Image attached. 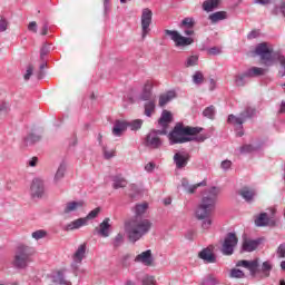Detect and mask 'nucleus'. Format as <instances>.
Wrapping results in <instances>:
<instances>
[{
  "label": "nucleus",
  "instance_id": "nucleus-1",
  "mask_svg": "<svg viewBox=\"0 0 285 285\" xmlns=\"http://www.w3.org/2000/svg\"><path fill=\"white\" fill-rule=\"evenodd\" d=\"M202 130L199 127H186L183 124H177L168 135L169 144L170 146H175V144H188V141L202 144L206 141V136L199 135Z\"/></svg>",
  "mask_w": 285,
  "mask_h": 285
},
{
  "label": "nucleus",
  "instance_id": "nucleus-2",
  "mask_svg": "<svg viewBox=\"0 0 285 285\" xmlns=\"http://www.w3.org/2000/svg\"><path fill=\"white\" fill-rule=\"evenodd\" d=\"M124 228L129 242L135 244L153 230V220L142 216H134L125 220Z\"/></svg>",
  "mask_w": 285,
  "mask_h": 285
},
{
  "label": "nucleus",
  "instance_id": "nucleus-3",
  "mask_svg": "<svg viewBox=\"0 0 285 285\" xmlns=\"http://www.w3.org/2000/svg\"><path fill=\"white\" fill-rule=\"evenodd\" d=\"M255 55L261 58L263 66L271 68V66H275L277 61H279L282 68L285 70V57L274 52L273 47L267 42L258 43L255 48ZM281 77H285V71L282 73L279 72Z\"/></svg>",
  "mask_w": 285,
  "mask_h": 285
},
{
  "label": "nucleus",
  "instance_id": "nucleus-4",
  "mask_svg": "<svg viewBox=\"0 0 285 285\" xmlns=\"http://www.w3.org/2000/svg\"><path fill=\"white\" fill-rule=\"evenodd\" d=\"M220 193L219 187H210L206 190V196L202 198L198 206L196 215H210L215 212V206H217V197Z\"/></svg>",
  "mask_w": 285,
  "mask_h": 285
},
{
  "label": "nucleus",
  "instance_id": "nucleus-5",
  "mask_svg": "<svg viewBox=\"0 0 285 285\" xmlns=\"http://www.w3.org/2000/svg\"><path fill=\"white\" fill-rule=\"evenodd\" d=\"M236 266L247 268L252 277H257V274L259 272L263 273V277H271V272L273 271V265L268 261L264 262L259 269V258H256L254 261H238L236 263Z\"/></svg>",
  "mask_w": 285,
  "mask_h": 285
},
{
  "label": "nucleus",
  "instance_id": "nucleus-6",
  "mask_svg": "<svg viewBox=\"0 0 285 285\" xmlns=\"http://www.w3.org/2000/svg\"><path fill=\"white\" fill-rule=\"evenodd\" d=\"M31 255L32 250L30 247L24 245L19 246L13 258V266H16V268H26V266L30 264Z\"/></svg>",
  "mask_w": 285,
  "mask_h": 285
},
{
  "label": "nucleus",
  "instance_id": "nucleus-7",
  "mask_svg": "<svg viewBox=\"0 0 285 285\" xmlns=\"http://www.w3.org/2000/svg\"><path fill=\"white\" fill-rule=\"evenodd\" d=\"M165 35L170 37L171 41H174L176 48H186L188 46H193L195 40L190 37H184L179 31L176 30H165Z\"/></svg>",
  "mask_w": 285,
  "mask_h": 285
},
{
  "label": "nucleus",
  "instance_id": "nucleus-8",
  "mask_svg": "<svg viewBox=\"0 0 285 285\" xmlns=\"http://www.w3.org/2000/svg\"><path fill=\"white\" fill-rule=\"evenodd\" d=\"M153 24V10L144 8L140 16L141 38L146 39L150 33V26Z\"/></svg>",
  "mask_w": 285,
  "mask_h": 285
},
{
  "label": "nucleus",
  "instance_id": "nucleus-9",
  "mask_svg": "<svg viewBox=\"0 0 285 285\" xmlns=\"http://www.w3.org/2000/svg\"><path fill=\"white\" fill-rule=\"evenodd\" d=\"M238 242L239 239L235 233H228L223 243V255H233V253H235V246H237Z\"/></svg>",
  "mask_w": 285,
  "mask_h": 285
},
{
  "label": "nucleus",
  "instance_id": "nucleus-10",
  "mask_svg": "<svg viewBox=\"0 0 285 285\" xmlns=\"http://www.w3.org/2000/svg\"><path fill=\"white\" fill-rule=\"evenodd\" d=\"M246 120L242 114H239V116H235V115L230 114L227 117V124H229V126H233L235 128L237 137H244V122Z\"/></svg>",
  "mask_w": 285,
  "mask_h": 285
},
{
  "label": "nucleus",
  "instance_id": "nucleus-11",
  "mask_svg": "<svg viewBox=\"0 0 285 285\" xmlns=\"http://www.w3.org/2000/svg\"><path fill=\"white\" fill-rule=\"evenodd\" d=\"M159 135H166V130H154L150 131L146 137V144L149 148H159L161 146V139Z\"/></svg>",
  "mask_w": 285,
  "mask_h": 285
},
{
  "label": "nucleus",
  "instance_id": "nucleus-12",
  "mask_svg": "<svg viewBox=\"0 0 285 285\" xmlns=\"http://www.w3.org/2000/svg\"><path fill=\"white\" fill-rule=\"evenodd\" d=\"M30 190H31V197L41 199V197H43V193L46 191L43 179L35 178L32 180Z\"/></svg>",
  "mask_w": 285,
  "mask_h": 285
},
{
  "label": "nucleus",
  "instance_id": "nucleus-13",
  "mask_svg": "<svg viewBox=\"0 0 285 285\" xmlns=\"http://www.w3.org/2000/svg\"><path fill=\"white\" fill-rule=\"evenodd\" d=\"M188 161H190V154L187 151H177L174 155V164L178 170L186 168L188 166Z\"/></svg>",
  "mask_w": 285,
  "mask_h": 285
},
{
  "label": "nucleus",
  "instance_id": "nucleus-14",
  "mask_svg": "<svg viewBox=\"0 0 285 285\" xmlns=\"http://www.w3.org/2000/svg\"><path fill=\"white\" fill-rule=\"evenodd\" d=\"M95 217H97V215H88L87 217L78 218V219L69 223L68 225H66L63 227V229L67 230V232L78 230V228L87 226L88 222H90V219H95Z\"/></svg>",
  "mask_w": 285,
  "mask_h": 285
},
{
  "label": "nucleus",
  "instance_id": "nucleus-15",
  "mask_svg": "<svg viewBox=\"0 0 285 285\" xmlns=\"http://www.w3.org/2000/svg\"><path fill=\"white\" fill-rule=\"evenodd\" d=\"M153 88H155V81L147 80L144 83L142 90L139 95L140 101H148V100L153 99Z\"/></svg>",
  "mask_w": 285,
  "mask_h": 285
},
{
  "label": "nucleus",
  "instance_id": "nucleus-16",
  "mask_svg": "<svg viewBox=\"0 0 285 285\" xmlns=\"http://www.w3.org/2000/svg\"><path fill=\"white\" fill-rule=\"evenodd\" d=\"M83 206H86V203L83 200H70L66 203L63 213L66 215H70V213H77L79 210H82Z\"/></svg>",
  "mask_w": 285,
  "mask_h": 285
},
{
  "label": "nucleus",
  "instance_id": "nucleus-17",
  "mask_svg": "<svg viewBox=\"0 0 285 285\" xmlns=\"http://www.w3.org/2000/svg\"><path fill=\"white\" fill-rule=\"evenodd\" d=\"M110 228H112V220L105 218L99 226L96 227V232L100 237H110Z\"/></svg>",
  "mask_w": 285,
  "mask_h": 285
},
{
  "label": "nucleus",
  "instance_id": "nucleus-18",
  "mask_svg": "<svg viewBox=\"0 0 285 285\" xmlns=\"http://www.w3.org/2000/svg\"><path fill=\"white\" fill-rule=\"evenodd\" d=\"M128 130V121L126 120H116L114 122L111 134L114 137H121Z\"/></svg>",
  "mask_w": 285,
  "mask_h": 285
},
{
  "label": "nucleus",
  "instance_id": "nucleus-19",
  "mask_svg": "<svg viewBox=\"0 0 285 285\" xmlns=\"http://www.w3.org/2000/svg\"><path fill=\"white\" fill-rule=\"evenodd\" d=\"M173 99H177V91L169 90L165 94H161L158 98V106L160 108H164V106H168Z\"/></svg>",
  "mask_w": 285,
  "mask_h": 285
},
{
  "label": "nucleus",
  "instance_id": "nucleus-20",
  "mask_svg": "<svg viewBox=\"0 0 285 285\" xmlns=\"http://www.w3.org/2000/svg\"><path fill=\"white\" fill-rule=\"evenodd\" d=\"M259 244H262L261 239L244 238L242 249L245 253H253V250H257Z\"/></svg>",
  "mask_w": 285,
  "mask_h": 285
},
{
  "label": "nucleus",
  "instance_id": "nucleus-21",
  "mask_svg": "<svg viewBox=\"0 0 285 285\" xmlns=\"http://www.w3.org/2000/svg\"><path fill=\"white\" fill-rule=\"evenodd\" d=\"M202 186H206V180H203L195 185H190V183L186 178L181 180V187L184 188L185 193H187L188 195H194V193H196V190Z\"/></svg>",
  "mask_w": 285,
  "mask_h": 285
},
{
  "label": "nucleus",
  "instance_id": "nucleus-22",
  "mask_svg": "<svg viewBox=\"0 0 285 285\" xmlns=\"http://www.w3.org/2000/svg\"><path fill=\"white\" fill-rule=\"evenodd\" d=\"M255 226L264 227V226H275V218L268 215H259L255 218Z\"/></svg>",
  "mask_w": 285,
  "mask_h": 285
},
{
  "label": "nucleus",
  "instance_id": "nucleus-23",
  "mask_svg": "<svg viewBox=\"0 0 285 285\" xmlns=\"http://www.w3.org/2000/svg\"><path fill=\"white\" fill-rule=\"evenodd\" d=\"M135 262L144 264L145 266H153V252H150V249L142 252L136 256Z\"/></svg>",
  "mask_w": 285,
  "mask_h": 285
},
{
  "label": "nucleus",
  "instance_id": "nucleus-24",
  "mask_svg": "<svg viewBox=\"0 0 285 285\" xmlns=\"http://www.w3.org/2000/svg\"><path fill=\"white\" fill-rule=\"evenodd\" d=\"M238 195L247 203V204H253L255 200V189L250 187H243L239 191Z\"/></svg>",
  "mask_w": 285,
  "mask_h": 285
},
{
  "label": "nucleus",
  "instance_id": "nucleus-25",
  "mask_svg": "<svg viewBox=\"0 0 285 285\" xmlns=\"http://www.w3.org/2000/svg\"><path fill=\"white\" fill-rule=\"evenodd\" d=\"M198 257L200 259H204L206 262V264H215V262H216L215 255L213 254V250L210 248L203 249L198 254Z\"/></svg>",
  "mask_w": 285,
  "mask_h": 285
},
{
  "label": "nucleus",
  "instance_id": "nucleus-26",
  "mask_svg": "<svg viewBox=\"0 0 285 285\" xmlns=\"http://www.w3.org/2000/svg\"><path fill=\"white\" fill-rule=\"evenodd\" d=\"M173 121V114L168 110H163L161 116L158 120L159 126L166 128Z\"/></svg>",
  "mask_w": 285,
  "mask_h": 285
},
{
  "label": "nucleus",
  "instance_id": "nucleus-27",
  "mask_svg": "<svg viewBox=\"0 0 285 285\" xmlns=\"http://www.w3.org/2000/svg\"><path fill=\"white\" fill-rule=\"evenodd\" d=\"M145 116L146 117H153V115H155V109L157 108V105L155 104V100L150 99V100H145Z\"/></svg>",
  "mask_w": 285,
  "mask_h": 285
},
{
  "label": "nucleus",
  "instance_id": "nucleus-28",
  "mask_svg": "<svg viewBox=\"0 0 285 285\" xmlns=\"http://www.w3.org/2000/svg\"><path fill=\"white\" fill-rule=\"evenodd\" d=\"M227 17L228 14L226 13V11H216L209 14L208 19L212 23H219V21H224V19H226Z\"/></svg>",
  "mask_w": 285,
  "mask_h": 285
},
{
  "label": "nucleus",
  "instance_id": "nucleus-29",
  "mask_svg": "<svg viewBox=\"0 0 285 285\" xmlns=\"http://www.w3.org/2000/svg\"><path fill=\"white\" fill-rule=\"evenodd\" d=\"M83 257H86V244H81L78 247V249L73 254V262H76L77 264H81Z\"/></svg>",
  "mask_w": 285,
  "mask_h": 285
},
{
  "label": "nucleus",
  "instance_id": "nucleus-30",
  "mask_svg": "<svg viewBox=\"0 0 285 285\" xmlns=\"http://www.w3.org/2000/svg\"><path fill=\"white\" fill-rule=\"evenodd\" d=\"M247 76H249V79L253 77H263V75H266V69L259 68V67H252L246 70Z\"/></svg>",
  "mask_w": 285,
  "mask_h": 285
},
{
  "label": "nucleus",
  "instance_id": "nucleus-31",
  "mask_svg": "<svg viewBox=\"0 0 285 285\" xmlns=\"http://www.w3.org/2000/svg\"><path fill=\"white\" fill-rule=\"evenodd\" d=\"M66 168H68V165H66V161L60 163L53 178L56 183L61 181V179H63L66 175Z\"/></svg>",
  "mask_w": 285,
  "mask_h": 285
},
{
  "label": "nucleus",
  "instance_id": "nucleus-32",
  "mask_svg": "<svg viewBox=\"0 0 285 285\" xmlns=\"http://www.w3.org/2000/svg\"><path fill=\"white\" fill-rule=\"evenodd\" d=\"M217 6H219V0H205L203 2V10L205 12H213Z\"/></svg>",
  "mask_w": 285,
  "mask_h": 285
},
{
  "label": "nucleus",
  "instance_id": "nucleus-33",
  "mask_svg": "<svg viewBox=\"0 0 285 285\" xmlns=\"http://www.w3.org/2000/svg\"><path fill=\"white\" fill-rule=\"evenodd\" d=\"M142 126H144V120L141 119H134L131 121H127V128H129L134 132H137V130H141Z\"/></svg>",
  "mask_w": 285,
  "mask_h": 285
},
{
  "label": "nucleus",
  "instance_id": "nucleus-34",
  "mask_svg": "<svg viewBox=\"0 0 285 285\" xmlns=\"http://www.w3.org/2000/svg\"><path fill=\"white\" fill-rule=\"evenodd\" d=\"M273 14H276V17H283L285 19V2H284V0H281L278 3L275 4Z\"/></svg>",
  "mask_w": 285,
  "mask_h": 285
},
{
  "label": "nucleus",
  "instance_id": "nucleus-35",
  "mask_svg": "<svg viewBox=\"0 0 285 285\" xmlns=\"http://www.w3.org/2000/svg\"><path fill=\"white\" fill-rule=\"evenodd\" d=\"M248 79H250V77L247 76V71H245L244 73H238L235 76V83L238 87L246 86Z\"/></svg>",
  "mask_w": 285,
  "mask_h": 285
},
{
  "label": "nucleus",
  "instance_id": "nucleus-36",
  "mask_svg": "<svg viewBox=\"0 0 285 285\" xmlns=\"http://www.w3.org/2000/svg\"><path fill=\"white\" fill-rule=\"evenodd\" d=\"M128 186V180L121 176H115L114 177V188L119 189V188H126Z\"/></svg>",
  "mask_w": 285,
  "mask_h": 285
},
{
  "label": "nucleus",
  "instance_id": "nucleus-37",
  "mask_svg": "<svg viewBox=\"0 0 285 285\" xmlns=\"http://www.w3.org/2000/svg\"><path fill=\"white\" fill-rule=\"evenodd\" d=\"M196 218L198 222H202L203 228H210V224H213V219L209 215H197Z\"/></svg>",
  "mask_w": 285,
  "mask_h": 285
},
{
  "label": "nucleus",
  "instance_id": "nucleus-38",
  "mask_svg": "<svg viewBox=\"0 0 285 285\" xmlns=\"http://www.w3.org/2000/svg\"><path fill=\"white\" fill-rule=\"evenodd\" d=\"M199 63V56L193 55L185 60V68H193Z\"/></svg>",
  "mask_w": 285,
  "mask_h": 285
},
{
  "label": "nucleus",
  "instance_id": "nucleus-39",
  "mask_svg": "<svg viewBox=\"0 0 285 285\" xmlns=\"http://www.w3.org/2000/svg\"><path fill=\"white\" fill-rule=\"evenodd\" d=\"M191 81L195 86H202V83H204V72L195 71Z\"/></svg>",
  "mask_w": 285,
  "mask_h": 285
},
{
  "label": "nucleus",
  "instance_id": "nucleus-40",
  "mask_svg": "<svg viewBox=\"0 0 285 285\" xmlns=\"http://www.w3.org/2000/svg\"><path fill=\"white\" fill-rule=\"evenodd\" d=\"M129 197H131V199H135V197H139V195H141V189H139V187L135 184L129 185V193H128Z\"/></svg>",
  "mask_w": 285,
  "mask_h": 285
},
{
  "label": "nucleus",
  "instance_id": "nucleus-41",
  "mask_svg": "<svg viewBox=\"0 0 285 285\" xmlns=\"http://www.w3.org/2000/svg\"><path fill=\"white\" fill-rule=\"evenodd\" d=\"M124 245V234L118 233L114 238H112V246L114 248H119V246Z\"/></svg>",
  "mask_w": 285,
  "mask_h": 285
},
{
  "label": "nucleus",
  "instance_id": "nucleus-42",
  "mask_svg": "<svg viewBox=\"0 0 285 285\" xmlns=\"http://www.w3.org/2000/svg\"><path fill=\"white\" fill-rule=\"evenodd\" d=\"M146 210H148V203L138 204L135 207L136 215H146Z\"/></svg>",
  "mask_w": 285,
  "mask_h": 285
},
{
  "label": "nucleus",
  "instance_id": "nucleus-43",
  "mask_svg": "<svg viewBox=\"0 0 285 285\" xmlns=\"http://www.w3.org/2000/svg\"><path fill=\"white\" fill-rule=\"evenodd\" d=\"M181 26L188 29L195 28V18L187 17L183 19Z\"/></svg>",
  "mask_w": 285,
  "mask_h": 285
},
{
  "label": "nucleus",
  "instance_id": "nucleus-44",
  "mask_svg": "<svg viewBox=\"0 0 285 285\" xmlns=\"http://www.w3.org/2000/svg\"><path fill=\"white\" fill-rule=\"evenodd\" d=\"M204 117H207V119H215V107L209 106L203 111Z\"/></svg>",
  "mask_w": 285,
  "mask_h": 285
},
{
  "label": "nucleus",
  "instance_id": "nucleus-45",
  "mask_svg": "<svg viewBox=\"0 0 285 285\" xmlns=\"http://www.w3.org/2000/svg\"><path fill=\"white\" fill-rule=\"evenodd\" d=\"M255 112H256L255 108L248 107V108H246V110L240 112V115H243V117L245 118V121H246L247 119L255 117Z\"/></svg>",
  "mask_w": 285,
  "mask_h": 285
},
{
  "label": "nucleus",
  "instance_id": "nucleus-46",
  "mask_svg": "<svg viewBox=\"0 0 285 285\" xmlns=\"http://www.w3.org/2000/svg\"><path fill=\"white\" fill-rule=\"evenodd\" d=\"M229 277H233L234 279H242L245 277V274L240 269L234 268L230 271Z\"/></svg>",
  "mask_w": 285,
  "mask_h": 285
},
{
  "label": "nucleus",
  "instance_id": "nucleus-47",
  "mask_svg": "<svg viewBox=\"0 0 285 285\" xmlns=\"http://www.w3.org/2000/svg\"><path fill=\"white\" fill-rule=\"evenodd\" d=\"M256 147L253 145H244L243 147H240V154L242 155H246L248 153H255Z\"/></svg>",
  "mask_w": 285,
  "mask_h": 285
},
{
  "label": "nucleus",
  "instance_id": "nucleus-48",
  "mask_svg": "<svg viewBox=\"0 0 285 285\" xmlns=\"http://www.w3.org/2000/svg\"><path fill=\"white\" fill-rule=\"evenodd\" d=\"M46 235H48V233H46V230L43 229H39L36 230L31 234V237H33V239H43V237H46Z\"/></svg>",
  "mask_w": 285,
  "mask_h": 285
},
{
  "label": "nucleus",
  "instance_id": "nucleus-49",
  "mask_svg": "<svg viewBox=\"0 0 285 285\" xmlns=\"http://www.w3.org/2000/svg\"><path fill=\"white\" fill-rule=\"evenodd\" d=\"M218 282H217V278H215L214 276H207L203 282L202 284L203 285H216Z\"/></svg>",
  "mask_w": 285,
  "mask_h": 285
},
{
  "label": "nucleus",
  "instance_id": "nucleus-50",
  "mask_svg": "<svg viewBox=\"0 0 285 285\" xmlns=\"http://www.w3.org/2000/svg\"><path fill=\"white\" fill-rule=\"evenodd\" d=\"M157 284V281H155L154 276H145L142 278V285H155Z\"/></svg>",
  "mask_w": 285,
  "mask_h": 285
},
{
  "label": "nucleus",
  "instance_id": "nucleus-51",
  "mask_svg": "<svg viewBox=\"0 0 285 285\" xmlns=\"http://www.w3.org/2000/svg\"><path fill=\"white\" fill-rule=\"evenodd\" d=\"M230 166H233V161H230V160H223L220 164V168L225 173H226V170H230Z\"/></svg>",
  "mask_w": 285,
  "mask_h": 285
},
{
  "label": "nucleus",
  "instance_id": "nucleus-52",
  "mask_svg": "<svg viewBox=\"0 0 285 285\" xmlns=\"http://www.w3.org/2000/svg\"><path fill=\"white\" fill-rule=\"evenodd\" d=\"M35 71V68H32V66H28L27 67V71L23 76L24 81H29L30 77H32V72Z\"/></svg>",
  "mask_w": 285,
  "mask_h": 285
},
{
  "label": "nucleus",
  "instance_id": "nucleus-53",
  "mask_svg": "<svg viewBox=\"0 0 285 285\" xmlns=\"http://www.w3.org/2000/svg\"><path fill=\"white\" fill-rule=\"evenodd\" d=\"M104 157L105 159H112L115 157V150H108V148H104Z\"/></svg>",
  "mask_w": 285,
  "mask_h": 285
},
{
  "label": "nucleus",
  "instance_id": "nucleus-54",
  "mask_svg": "<svg viewBox=\"0 0 285 285\" xmlns=\"http://www.w3.org/2000/svg\"><path fill=\"white\" fill-rule=\"evenodd\" d=\"M276 213H279V210H277L276 206H272L267 208V212L261 213L259 215H276Z\"/></svg>",
  "mask_w": 285,
  "mask_h": 285
},
{
  "label": "nucleus",
  "instance_id": "nucleus-55",
  "mask_svg": "<svg viewBox=\"0 0 285 285\" xmlns=\"http://www.w3.org/2000/svg\"><path fill=\"white\" fill-rule=\"evenodd\" d=\"M37 164H39V158L32 157L27 161V166H30V168L37 167Z\"/></svg>",
  "mask_w": 285,
  "mask_h": 285
},
{
  "label": "nucleus",
  "instance_id": "nucleus-56",
  "mask_svg": "<svg viewBox=\"0 0 285 285\" xmlns=\"http://www.w3.org/2000/svg\"><path fill=\"white\" fill-rule=\"evenodd\" d=\"M277 255L278 257L281 258H284L285 257V245L284 244H281L277 248Z\"/></svg>",
  "mask_w": 285,
  "mask_h": 285
},
{
  "label": "nucleus",
  "instance_id": "nucleus-57",
  "mask_svg": "<svg viewBox=\"0 0 285 285\" xmlns=\"http://www.w3.org/2000/svg\"><path fill=\"white\" fill-rule=\"evenodd\" d=\"M8 30V21L6 19L0 20V32H6Z\"/></svg>",
  "mask_w": 285,
  "mask_h": 285
},
{
  "label": "nucleus",
  "instance_id": "nucleus-58",
  "mask_svg": "<svg viewBox=\"0 0 285 285\" xmlns=\"http://www.w3.org/2000/svg\"><path fill=\"white\" fill-rule=\"evenodd\" d=\"M257 37H259V30H252V31L247 35V39H257Z\"/></svg>",
  "mask_w": 285,
  "mask_h": 285
},
{
  "label": "nucleus",
  "instance_id": "nucleus-59",
  "mask_svg": "<svg viewBox=\"0 0 285 285\" xmlns=\"http://www.w3.org/2000/svg\"><path fill=\"white\" fill-rule=\"evenodd\" d=\"M273 0H254L253 3L256 6H268Z\"/></svg>",
  "mask_w": 285,
  "mask_h": 285
},
{
  "label": "nucleus",
  "instance_id": "nucleus-60",
  "mask_svg": "<svg viewBox=\"0 0 285 285\" xmlns=\"http://www.w3.org/2000/svg\"><path fill=\"white\" fill-rule=\"evenodd\" d=\"M155 163H148L147 165H145V170L146 173H153L155 170Z\"/></svg>",
  "mask_w": 285,
  "mask_h": 285
},
{
  "label": "nucleus",
  "instance_id": "nucleus-61",
  "mask_svg": "<svg viewBox=\"0 0 285 285\" xmlns=\"http://www.w3.org/2000/svg\"><path fill=\"white\" fill-rule=\"evenodd\" d=\"M28 30H29V32L37 33V22L31 21V22L28 24Z\"/></svg>",
  "mask_w": 285,
  "mask_h": 285
},
{
  "label": "nucleus",
  "instance_id": "nucleus-62",
  "mask_svg": "<svg viewBox=\"0 0 285 285\" xmlns=\"http://www.w3.org/2000/svg\"><path fill=\"white\" fill-rule=\"evenodd\" d=\"M104 12L108 14L110 12V0H104Z\"/></svg>",
  "mask_w": 285,
  "mask_h": 285
},
{
  "label": "nucleus",
  "instance_id": "nucleus-63",
  "mask_svg": "<svg viewBox=\"0 0 285 285\" xmlns=\"http://www.w3.org/2000/svg\"><path fill=\"white\" fill-rule=\"evenodd\" d=\"M217 89V81L215 79H209V90L213 92V90Z\"/></svg>",
  "mask_w": 285,
  "mask_h": 285
},
{
  "label": "nucleus",
  "instance_id": "nucleus-64",
  "mask_svg": "<svg viewBox=\"0 0 285 285\" xmlns=\"http://www.w3.org/2000/svg\"><path fill=\"white\" fill-rule=\"evenodd\" d=\"M99 213H104V208H101V207H96L95 209H92L91 212H89L88 215H99Z\"/></svg>",
  "mask_w": 285,
  "mask_h": 285
}]
</instances>
